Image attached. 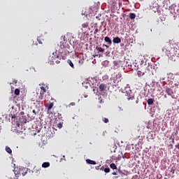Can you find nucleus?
<instances>
[{
	"label": "nucleus",
	"mask_w": 179,
	"mask_h": 179,
	"mask_svg": "<svg viewBox=\"0 0 179 179\" xmlns=\"http://www.w3.org/2000/svg\"><path fill=\"white\" fill-rule=\"evenodd\" d=\"M113 80L114 86H118V83L120 82V80H118L117 78L115 79V78H113Z\"/></svg>",
	"instance_id": "18"
},
{
	"label": "nucleus",
	"mask_w": 179,
	"mask_h": 179,
	"mask_svg": "<svg viewBox=\"0 0 179 179\" xmlns=\"http://www.w3.org/2000/svg\"><path fill=\"white\" fill-rule=\"evenodd\" d=\"M45 92H40V95L38 96V100H43L44 99V95Z\"/></svg>",
	"instance_id": "19"
},
{
	"label": "nucleus",
	"mask_w": 179,
	"mask_h": 179,
	"mask_svg": "<svg viewBox=\"0 0 179 179\" xmlns=\"http://www.w3.org/2000/svg\"><path fill=\"white\" fill-rule=\"evenodd\" d=\"M40 170H41V168L34 166L32 170V173H36V174H40Z\"/></svg>",
	"instance_id": "11"
},
{
	"label": "nucleus",
	"mask_w": 179,
	"mask_h": 179,
	"mask_svg": "<svg viewBox=\"0 0 179 179\" xmlns=\"http://www.w3.org/2000/svg\"><path fill=\"white\" fill-rule=\"evenodd\" d=\"M103 46L106 47V48H109L108 45H103Z\"/></svg>",
	"instance_id": "40"
},
{
	"label": "nucleus",
	"mask_w": 179,
	"mask_h": 179,
	"mask_svg": "<svg viewBox=\"0 0 179 179\" xmlns=\"http://www.w3.org/2000/svg\"><path fill=\"white\" fill-rule=\"evenodd\" d=\"M67 63L73 69H75V66L73 65V62H72V60L68 59Z\"/></svg>",
	"instance_id": "15"
},
{
	"label": "nucleus",
	"mask_w": 179,
	"mask_h": 179,
	"mask_svg": "<svg viewBox=\"0 0 179 179\" xmlns=\"http://www.w3.org/2000/svg\"><path fill=\"white\" fill-rule=\"evenodd\" d=\"M89 10H90V8H83L82 10L81 15L83 16H87V15H89Z\"/></svg>",
	"instance_id": "5"
},
{
	"label": "nucleus",
	"mask_w": 179,
	"mask_h": 179,
	"mask_svg": "<svg viewBox=\"0 0 179 179\" xmlns=\"http://www.w3.org/2000/svg\"><path fill=\"white\" fill-rule=\"evenodd\" d=\"M69 106H75V102H71V103L69 104Z\"/></svg>",
	"instance_id": "36"
},
{
	"label": "nucleus",
	"mask_w": 179,
	"mask_h": 179,
	"mask_svg": "<svg viewBox=\"0 0 179 179\" xmlns=\"http://www.w3.org/2000/svg\"><path fill=\"white\" fill-rule=\"evenodd\" d=\"M52 107H54V103H50L48 106V110H51V108H52Z\"/></svg>",
	"instance_id": "27"
},
{
	"label": "nucleus",
	"mask_w": 179,
	"mask_h": 179,
	"mask_svg": "<svg viewBox=\"0 0 179 179\" xmlns=\"http://www.w3.org/2000/svg\"><path fill=\"white\" fill-rule=\"evenodd\" d=\"M14 179H17V176H15V178H14Z\"/></svg>",
	"instance_id": "45"
},
{
	"label": "nucleus",
	"mask_w": 179,
	"mask_h": 179,
	"mask_svg": "<svg viewBox=\"0 0 179 179\" xmlns=\"http://www.w3.org/2000/svg\"><path fill=\"white\" fill-rule=\"evenodd\" d=\"M6 152H7V153H9V155H10V153H12V149H10V148L6 146Z\"/></svg>",
	"instance_id": "23"
},
{
	"label": "nucleus",
	"mask_w": 179,
	"mask_h": 179,
	"mask_svg": "<svg viewBox=\"0 0 179 179\" xmlns=\"http://www.w3.org/2000/svg\"><path fill=\"white\" fill-rule=\"evenodd\" d=\"M127 100H135V96H129L127 98Z\"/></svg>",
	"instance_id": "32"
},
{
	"label": "nucleus",
	"mask_w": 179,
	"mask_h": 179,
	"mask_svg": "<svg viewBox=\"0 0 179 179\" xmlns=\"http://www.w3.org/2000/svg\"><path fill=\"white\" fill-rule=\"evenodd\" d=\"M169 58L173 62H179V50L173 51Z\"/></svg>",
	"instance_id": "2"
},
{
	"label": "nucleus",
	"mask_w": 179,
	"mask_h": 179,
	"mask_svg": "<svg viewBox=\"0 0 179 179\" xmlns=\"http://www.w3.org/2000/svg\"><path fill=\"white\" fill-rule=\"evenodd\" d=\"M118 171H119V173H121V169H118Z\"/></svg>",
	"instance_id": "43"
},
{
	"label": "nucleus",
	"mask_w": 179,
	"mask_h": 179,
	"mask_svg": "<svg viewBox=\"0 0 179 179\" xmlns=\"http://www.w3.org/2000/svg\"><path fill=\"white\" fill-rule=\"evenodd\" d=\"M79 63H80V60H79Z\"/></svg>",
	"instance_id": "49"
},
{
	"label": "nucleus",
	"mask_w": 179,
	"mask_h": 179,
	"mask_svg": "<svg viewBox=\"0 0 179 179\" xmlns=\"http://www.w3.org/2000/svg\"><path fill=\"white\" fill-rule=\"evenodd\" d=\"M103 171H104V173H110V168H105V169H103Z\"/></svg>",
	"instance_id": "28"
},
{
	"label": "nucleus",
	"mask_w": 179,
	"mask_h": 179,
	"mask_svg": "<svg viewBox=\"0 0 179 179\" xmlns=\"http://www.w3.org/2000/svg\"><path fill=\"white\" fill-rule=\"evenodd\" d=\"M15 83H17V80H15Z\"/></svg>",
	"instance_id": "44"
},
{
	"label": "nucleus",
	"mask_w": 179,
	"mask_h": 179,
	"mask_svg": "<svg viewBox=\"0 0 179 179\" xmlns=\"http://www.w3.org/2000/svg\"><path fill=\"white\" fill-rule=\"evenodd\" d=\"M176 149L179 150V143L177 145H176Z\"/></svg>",
	"instance_id": "37"
},
{
	"label": "nucleus",
	"mask_w": 179,
	"mask_h": 179,
	"mask_svg": "<svg viewBox=\"0 0 179 179\" xmlns=\"http://www.w3.org/2000/svg\"><path fill=\"white\" fill-rule=\"evenodd\" d=\"M176 170H174V169H171L170 171V173H171V174H174Z\"/></svg>",
	"instance_id": "33"
},
{
	"label": "nucleus",
	"mask_w": 179,
	"mask_h": 179,
	"mask_svg": "<svg viewBox=\"0 0 179 179\" xmlns=\"http://www.w3.org/2000/svg\"><path fill=\"white\" fill-rule=\"evenodd\" d=\"M166 93L168 94V96H172L173 95V90L171 88H169V87H166Z\"/></svg>",
	"instance_id": "10"
},
{
	"label": "nucleus",
	"mask_w": 179,
	"mask_h": 179,
	"mask_svg": "<svg viewBox=\"0 0 179 179\" xmlns=\"http://www.w3.org/2000/svg\"><path fill=\"white\" fill-rule=\"evenodd\" d=\"M83 96L85 97V99H87V97L88 96V95L86 94H85L83 95Z\"/></svg>",
	"instance_id": "38"
},
{
	"label": "nucleus",
	"mask_w": 179,
	"mask_h": 179,
	"mask_svg": "<svg viewBox=\"0 0 179 179\" xmlns=\"http://www.w3.org/2000/svg\"><path fill=\"white\" fill-rule=\"evenodd\" d=\"M41 92L43 93H45V92H47V85H45V84H43L41 87Z\"/></svg>",
	"instance_id": "13"
},
{
	"label": "nucleus",
	"mask_w": 179,
	"mask_h": 179,
	"mask_svg": "<svg viewBox=\"0 0 179 179\" xmlns=\"http://www.w3.org/2000/svg\"><path fill=\"white\" fill-rule=\"evenodd\" d=\"M104 41L106 43H107V44H108V45H111V44H113V41H111V39L108 36H106L104 38Z\"/></svg>",
	"instance_id": "9"
},
{
	"label": "nucleus",
	"mask_w": 179,
	"mask_h": 179,
	"mask_svg": "<svg viewBox=\"0 0 179 179\" xmlns=\"http://www.w3.org/2000/svg\"><path fill=\"white\" fill-rule=\"evenodd\" d=\"M138 76H143V75H145V72H142L141 71H138L137 73Z\"/></svg>",
	"instance_id": "26"
},
{
	"label": "nucleus",
	"mask_w": 179,
	"mask_h": 179,
	"mask_svg": "<svg viewBox=\"0 0 179 179\" xmlns=\"http://www.w3.org/2000/svg\"><path fill=\"white\" fill-rule=\"evenodd\" d=\"M112 176H117V173L113 172V173H112Z\"/></svg>",
	"instance_id": "39"
},
{
	"label": "nucleus",
	"mask_w": 179,
	"mask_h": 179,
	"mask_svg": "<svg viewBox=\"0 0 179 179\" xmlns=\"http://www.w3.org/2000/svg\"><path fill=\"white\" fill-rule=\"evenodd\" d=\"M96 51H98V54L100 52H104V49L102 48L96 47Z\"/></svg>",
	"instance_id": "21"
},
{
	"label": "nucleus",
	"mask_w": 179,
	"mask_h": 179,
	"mask_svg": "<svg viewBox=\"0 0 179 179\" xmlns=\"http://www.w3.org/2000/svg\"><path fill=\"white\" fill-rule=\"evenodd\" d=\"M54 55H55V52H52V56H54Z\"/></svg>",
	"instance_id": "42"
},
{
	"label": "nucleus",
	"mask_w": 179,
	"mask_h": 179,
	"mask_svg": "<svg viewBox=\"0 0 179 179\" xmlns=\"http://www.w3.org/2000/svg\"><path fill=\"white\" fill-rule=\"evenodd\" d=\"M20 122H21V124H27V117L22 116L21 117H20Z\"/></svg>",
	"instance_id": "7"
},
{
	"label": "nucleus",
	"mask_w": 179,
	"mask_h": 179,
	"mask_svg": "<svg viewBox=\"0 0 179 179\" xmlns=\"http://www.w3.org/2000/svg\"><path fill=\"white\" fill-rule=\"evenodd\" d=\"M12 118H15V117L12 116Z\"/></svg>",
	"instance_id": "47"
},
{
	"label": "nucleus",
	"mask_w": 179,
	"mask_h": 179,
	"mask_svg": "<svg viewBox=\"0 0 179 179\" xmlns=\"http://www.w3.org/2000/svg\"><path fill=\"white\" fill-rule=\"evenodd\" d=\"M14 93L16 96H19L20 94V90L19 89H15L14 91Z\"/></svg>",
	"instance_id": "25"
},
{
	"label": "nucleus",
	"mask_w": 179,
	"mask_h": 179,
	"mask_svg": "<svg viewBox=\"0 0 179 179\" xmlns=\"http://www.w3.org/2000/svg\"><path fill=\"white\" fill-rule=\"evenodd\" d=\"M57 128H59V129H61V128H62V123H59L57 124Z\"/></svg>",
	"instance_id": "30"
},
{
	"label": "nucleus",
	"mask_w": 179,
	"mask_h": 179,
	"mask_svg": "<svg viewBox=\"0 0 179 179\" xmlns=\"http://www.w3.org/2000/svg\"><path fill=\"white\" fill-rule=\"evenodd\" d=\"M148 106H153V103H155V99H149L148 101Z\"/></svg>",
	"instance_id": "16"
},
{
	"label": "nucleus",
	"mask_w": 179,
	"mask_h": 179,
	"mask_svg": "<svg viewBox=\"0 0 179 179\" xmlns=\"http://www.w3.org/2000/svg\"><path fill=\"white\" fill-rule=\"evenodd\" d=\"M102 121H103V122H105V124H107L108 122V119L106 117H103L102 119Z\"/></svg>",
	"instance_id": "29"
},
{
	"label": "nucleus",
	"mask_w": 179,
	"mask_h": 179,
	"mask_svg": "<svg viewBox=\"0 0 179 179\" xmlns=\"http://www.w3.org/2000/svg\"><path fill=\"white\" fill-rule=\"evenodd\" d=\"M94 57H100V55H96L95 56H94Z\"/></svg>",
	"instance_id": "41"
},
{
	"label": "nucleus",
	"mask_w": 179,
	"mask_h": 179,
	"mask_svg": "<svg viewBox=\"0 0 179 179\" xmlns=\"http://www.w3.org/2000/svg\"><path fill=\"white\" fill-rule=\"evenodd\" d=\"M89 26V22H85L82 24L83 29H87V27Z\"/></svg>",
	"instance_id": "24"
},
{
	"label": "nucleus",
	"mask_w": 179,
	"mask_h": 179,
	"mask_svg": "<svg viewBox=\"0 0 179 179\" xmlns=\"http://www.w3.org/2000/svg\"><path fill=\"white\" fill-rule=\"evenodd\" d=\"M138 100H137V101H136V103H138Z\"/></svg>",
	"instance_id": "46"
},
{
	"label": "nucleus",
	"mask_w": 179,
	"mask_h": 179,
	"mask_svg": "<svg viewBox=\"0 0 179 179\" xmlns=\"http://www.w3.org/2000/svg\"><path fill=\"white\" fill-rule=\"evenodd\" d=\"M86 162H87V164H93V165L96 164V162L93 161L92 159H86Z\"/></svg>",
	"instance_id": "20"
},
{
	"label": "nucleus",
	"mask_w": 179,
	"mask_h": 179,
	"mask_svg": "<svg viewBox=\"0 0 179 179\" xmlns=\"http://www.w3.org/2000/svg\"><path fill=\"white\" fill-rule=\"evenodd\" d=\"M99 28H96L94 31V34H97V33H99Z\"/></svg>",
	"instance_id": "31"
},
{
	"label": "nucleus",
	"mask_w": 179,
	"mask_h": 179,
	"mask_svg": "<svg viewBox=\"0 0 179 179\" xmlns=\"http://www.w3.org/2000/svg\"><path fill=\"white\" fill-rule=\"evenodd\" d=\"M0 133H1V126H0Z\"/></svg>",
	"instance_id": "48"
},
{
	"label": "nucleus",
	"mask_w": 179,
	"mask_h": 179,
	"mask_svg": "<svg viewBox=\"0 0 179 179\" xmlns=\"http://www.w3.org/2000/svg\"><path fill=\"white\" fill-rule=\"evenodd\" d=\"M50 162H43L42 164V167L43 169H47V168L50 167Z\"/></svg>",
	"instance_id": "14"
},
{
	"label": "nucleus",
	"mask_w": 179,
	"mask_h": 179,
	"mask_svg": "<svg viewBox=\"0 0 179 179\" xmlns=\"http://www.w3.org/2000/svg\"><path fill=\"white\" fill-rule=\"evenodd\" d=\"M69 54V52L66 49L63 50L62 52H61V55L63 59H65V55H68Z\"/></svg>",
	"instance_id": "8"
},
{
	"label": "nucleus",
	"mask_w": 179,
	"mask_h": 179,
	"mask_svg": "<svg viewBox=\"0 0 179 179\" xmlns=\"http://www.w3.org/2000/svg\"><path fill=\"white\" fill-rule=\"evenodd\" d=\"M61 40H63L64 41H65V36H62Z\"/></svg>",
	"instance_id": "34"
},
{
	"label": "nucleus",
	"mask_w": 179,
	"mask_h": 179,
	"mask_svg": "<svg viewBox=\"0 0 179 179\" xmlns=\"http://www.w3.org/2000/svg\"><path fill=\"white\" fill-rule=\"evenodd\" d=\"M99 92H107V84L101 83L99 86Z\"/></svg>",
	"instance_id": "4"
},
{
	"label": "nucleus",
	"mask_w": 179,
	"mask_h": 179,
	"mask_svg": "<svg viewBox=\"0 0 179 179\" xmlns=\"http://www.w3.org/2000/svg\"><path fill=\"white\" fill-rule=\"evenodd\" d=\"M110 167L112 169V170H117V165H115L114 163L110 164Z\"/></svg>",
	"instance_id": "22"
},
{
	"label": "nucleus",
	"mask_w": 179,
	"mask_h": 179,
	"mask_svg": "<svg viewBox=\"0 0 179 179\" xmlns=\"http://www.w3.org/2000/svg\"><path fill=\"white\" fill-rule=\"evenodd\" d=\"M129 17L130 19H131V20H134V19H135V17H136V14L134 13H131L129 15Z\"/></svg>",
	"instance_id": "17"
},
{
	"label": "nucleus",
	"mask_w": 179,
	"mask_h": 179,
	"mask_svg": "<svg viewBox=\"0 0 179 179\" xmlns=\"http://www.w3.org/2000/svg\"><path fill=\"white\" fill-rule=\"evenodd\" d=\"M32 113H33L35 115H37V112H36V110H32Z\"/></svg>",
	"instance_id": "35"
},
{
	"label": "nucleus",
	"mask_w": 179,
	"mask_h": 179,
	"mask_svg": "<svg viewBox=\"0 0 179 179\" xmlns=\"http://www.w3.org/2000/svg\"><path fill=\"white\" fill-rule=\"evenodd\" d=\"M114 44H120L121 43V38L120 37L114 38L113 40Z\"/></svg>",
	"instance_id": "12"
},
{
	"label": "nucleus",
	"mask_w": 179,
	"mask_h": 179,
	"mask_svg": "<svg viewBox=\"0 0 179 179\" xmlns=\"http://www.w3.org/2000/svg\"><path fill=\"white\" fill-rule=\"evenodd\" d=\"M20 174H22V176H24L27 174V169L26 168H21L20 169Z\"/></svg>",
	"instance_id": "6"
},
{
	"label": "nucleus",
	"mask_w": 179,
	"mask_h": 179,
	"mask_svg": "<svg viewBox=\"0 0 179 179\" xmlns=\"http://www.w3.org/2000/svg\"><path fill=\"white\" fill-rule=\"evenodd\" d=\"M176 50H173L171 48V44L170 42H166L164 43L162 47V52H164L167 55V57H170Z\"/></svg>",
	"instance_id": "1"
},
{
	"label": "nucleus",
	"mask_w": 179,
	"mask_h": 179,
	"mask_svg": "<svg viewBox=\"0 0 179 179\" xmlns=\"http://www.w3.org/2000/svg\"><path fill=\"white\" fill-rule=\"evenodd\" d=\"M58 58H59V57L58 56V50L55 51V55L54 56H51L49 58V62L50 64V65H53L54 64H59V61H58Z\"/></svg>",
	"instance_id": "3"
}]
</instances>
